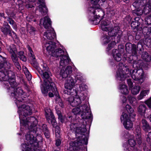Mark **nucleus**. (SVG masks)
Segmentation results:
<instances>
[{
	"label": "nucleus",
	"instance_id": "nucleus-37",
	"mask_svg": "<svg viewBox=\"0 0 151 151\" xmlns=\"http://www.w3.org/2000/svg\"><path fill=\"white\" fill-rule=\"evenodd\" d=\"M136 9L132 11V13L134 15L140 16L142 15L143 13H144L142 8Z\"/></svg>",
	"mask_w": 151,
	"mask_h": 151
},
{
	"label": "nucleus",
	"instance_id": "nucleus-2",
	"mask_svg": "<svg viewBox=\"0 0 151 151\" xmlns=\"http://www.w3.org/2000/svg\"><path fill=\"white\" fill-rule=\"evenodd\" d=\"M27 48L29 52V56L33 60L32 62L33 66L37 70L43 79V84L40 86L42 93L45 94H46L48 91L51 90L56 96V103L58 104L60 107H63L64 106L63 103L59 95L55 85L52 82L50 78L52 74L47 64L43 62H42L41 65L42 67L43 70H42L38 66L37 63L35 60V57L31 48L29 45H27Z\"/></svg>",
	"mask_w": 151,
	"mask_h": 151
},
{
	"label": "nucleus",
	"instance_id": "nucleus-61",
	"mask_svg": "<svg viewBox=\"0 0 151 151\" xmlns=\"http://www.w3.org/2000/svg\"><path fill=\"white\" fill-rule=\"evenodd\" d=\"M12 33H13L14 35V36L13 37H14V38H17V36L16 34L14 33V32L13 31L12 32Z\"/></svg>",
	"mask_w": 151,
	"mask_h": 151
},
{
	"label": "nucleus",
	"instance_id": "nucleus-44",
	"mask_svg": "<svg viewBox=\"0 0 151 151\" xmlns=\"http://www.w3.org/2000/svg\"><path fill=\"white\" fill-rule=\"evenodd\" d=\"M55 109L56 110L58 116V119L61 122H64V120L63 118V117L61 115V111L57 109V107H55Z\"/></svg>",
	"mask_w": 151,
	"mask_h": 151
},
{
	"label": "nucleus",
	"instance_id": "nucleus-55",
	"mask_svg": "<svg viewBox=\"0 0 151 151\" xmlns=\"http://www.w3.org/2000/svg\"><path fill=\"white\" fill-rule=\"evenodd\" d=\"M20 59L22 60V61L24 62H25L26 61L27 59L26 57L24 55L21 56L20 58H19Z\"/></svg>",
	"mask_w": 151,
	"mask_h": 151
},
{
	"label": "nucleus",
	"instance_id": "nucleus-5",
	"mask_svg": "<svg viewBox=\"0 0 151 151\" xmlns=\"http://www.w3.org/2000/svg\"><path fill=\"white\" fill-rule=\"evenodd\" d=\"M79 124L78 127L76 124H71L70 130L75 133L77 139L75 141H71L70 143L69 150L70 151H82L83 145L88 143V133L86 132V124Z\"/></svg>",
	"mask_w": 151,
	"mask_h": 151
},
{
	"label": "nucleus",
	"instance_id": "nucleus-18",
	"mask_svg": "<svg viewBox=\"0 0 151 151\" xmlns=\"http://www.w3.org/2000/svg\"><path fill=\"white\" fill-rule=\"evenodd\" d=\"M47 29H48L44 33L43 38L45 40L52 41V39L56 38L55 33L54 29L51 27Z\"/></svg>",
	"mask_w": 151,
	"mask_h": 151
},
{
	"label": "nucleus",
	"instance_id": "nucleus-57",
	"mask_svg": "<svg viewBox=\"0 0 151 151\" xmlns=\"http://www.w3.org/2000/svg\"><path fill=\"white\" fill-rule=\"evenodd\" d=\"M4 27H6V28H10V26L8 25V23L5 22H4Z\"/></svg>",
	"mask_w": 151,
	"mask_h": 151
},
{
	"label": "nucleus",
	"instance_id": "nucleus-51",
	"mask_svg": "<svg viewBox=\"0 0 151 151\" xmlns=\"http://www.w3.org/2000/svg\"><path fill=\"white\" fill-rule=\"evenodd\" d=\"M127 81L129 88H131L132 86L133 83L130 79H127Z\"/></svg>",
	"mask_w": 151,
	"mask_h": 151
},
{
	"label": "nucleus",
	"instance_id": "nucleus-19",
	"mask_svg": "<svg viewBox=\"0 0 151 151\" xmlns=\"http://www.w3.org/2000/svg\"><path fill=\"white\" fill-rule=\"evenodd\" d=\"M7 47L8 50L11 54V58L13 62L14 63L17 61L18 58L16 55L17 50L15 45L12 44Z\"/></svg>",
	"mask_w": 151,
	"mask_h": 151
},
{
	"label": "nucleus",
	"instance_id": "nucleus-21",
	"mask_svg": "<svg viewBox=\"0 0 151 151\" xmlns=\"http://www.w3.org/2000/svg\"><path fill=\"white\" fill-rule=\"evenodd\" d=\"M46 50L51 55L56 47L55 43L52 41H46L44 45Z\"/></svg>",
	"mask_w": 151,
	"mask_h": 151
},
{
	"label": "nucleus",
	"instance_id": "nucleus-41",
	"mask_svg": "<svg viewBox=\"0 0 151 151\" xmlns=\"http://www.w3.org/2000/svg\"><path fill=\"white\" fill-rule=\"evenodd\" d=\"M42 128L43 131L44 132V134L46 138H48L49 137V132L48 129H47V127L46 125L43 124L42 126Z\"/></svg>",
	"mask_w": 151,
	"mask_h": 151
},
{
	"label": "nucleus",
	"instance_id": "nucleus-56",
	"mask_svg": "<svg viewBox=\"0 0 151 151\" xmlns=\"http://www.w3.org/2000/svg\"><path fill=\"white\" fill-rule=\"evenodd\" d=\"M8 21L9 22V24L12 25L13 24L15 23V22L12 19L9 18V19L8 20Z\"/></svg>",
	"mask_w": 151,
	"mask_h": 151
},
{
	"label": "nucleus",
	"instance_id": "nucleus-64",
	"mask_svg": "<svg viewBox=\"0 0 151 151\" xmlns=\"http://www.w3.org/2000/svg\"><path fill=\"white\" fill-rule=\"evenodd\" d=\"M149 118L150 121L151 122V114L150 115Z\"/></svg>",
	"mask_w": 151,
	"mask_h": 151
},
{
	"label": "nucleus",
	"instance_id": "nucleus-25",
	"mask_svg": "<svg viewBox=\"0 0 151 151\" xmlns=\"http://www.w3.org/2000/svg\"><path fill=\"white\" fill-rule=\"evenodd\" d=\"M147 0L136 1L133 4V6L135 8H143L146 3Z\"/></svg>",
	"mask_w": 151,
	"mask_h": 151
},
{
	"label": "nucleus",
	"instance_id": "nucleus-12",
	"mask_svg": "<svg viewBox=\"0 0 151 151\" xmlns=\"http://www.w3.org/2000/svg\"><path fill=\"white\" fill-rule=\"evenodd\" d=\"M135 116V115H133L132 116H129L126 113H122L120 119L125 128L129 130L133 127V124L132 122L134 121Z\"/></svg>",
	"mask_w": 151,
	"mask_h": 151
},
{
	"label": "nucleus",
	"instance_id": "nucleus-20",
	"mask_svg": "<svg viewBox=\"0 0 151 151\" xmlns=\"http://www.w3.org/2000/svg\"><path fill=\"white\" fill-rule=\"evenodd\" d=\"M40 25L42 26L46 29L51 27V22L50 19L48 17H45L41 19L40 21Z\"/></svg>",
	"mask_w": 151,
	"mask_h": 151
},
{
	"label": "nucleus",
	"instance_id": "nucleus-50",
	"mask_svg": "<svg viewBox=\"0 0 151 151\" xmlns=\"http://www.w3.org/2000/svg\"><path fill=\"white\" fill-rule=\"evenodd\" d=\"M147 140L149 143H151V132L149 133L147 137Z\"/></svg>",
	"mask_w": 151,
	"mask_h": 151
},
{
	"label": "nucleus",
	"instance_id": "nucleus-16",
	"mask_svg": "<svg viewBox=\"0 0 151 151\" xmlns=\"http://www.w3.org/2000/svg\"><path fill=\"white\" fill-rule=\"evenodd\" d=\"M142 19L139 17H136L132 21L131 24V27L133 29L136 30L137 32L141 31L142 27Z\"/></svg>",
	"mask_w": 151,
	"mask_h": 151
},
{
	"label": "nucleus",
	"instance_id": "nucleus-11",
	"mask_svg": "<svg viewBox=\"0 0 151 151\" xmlns=\"http://www.w3.org/2000/svg\"><path fill=\"white\" fill-rule=\"evenodd\" d=\"M76 81V80L71 76H69L66 79L64 83V87L66 89L64 91L65 94L71 95V96L73 95V93L75 92L73 88L75 86Z\"/></svg>",
	"mask_w": 151,
	"mask_h": 151
},
{
	"label": "nucleus",
	"instance_id": "nucleus-33",
	"mask_svg": "<svg viewBox=\"0 0 151 151\" xmlns=\"http://www.w3.org/2000/svg\"><path fill=\"white\" fill-rule=\"evenodd\" d=\"M55 136L56 138V145L57 146H58L60 145L61 144V140L59 139L60 137V131L59 129V127H55Z\"/></svg>",
	"mask_w": 151,
	"mask_h": 151
},
{
	"label": "nucleus",
	"instance_id": "nucleus-17",
	"mask_svg": "<svg viewBox=\"0 0 151 151\" xmlns=\"http://www.w3.org/2000/svg\"><path fill=\"white\" fill-rule=\"evenodd\" d=\"M60 65L61 69L60 72V75L62 78H67L68 77L70 76V75L72 72V67L70 66H68L66 68H65V67L66 65L65 66Z\"/></svg>",
	"mask_w": 151,
	"mask_h": 151
},
{
	"label": "nucleus",
	"instance_id": "nucleus-45",
	"mask_svg": "<svg viewBox=\"0 0 151 151\" xmlns=\"http://www.w3.org/2000/svg\"><path fill=\"white\" fill-rule=\"evenodd\" d=\"M28 32L31 35H33L34 34L35 31V28L30 25H29L27 27Z\"/></svg>",
	"mask_w": 151,
	"mask_h": 151
},
{
	"label": "nucleus",
	"instance_id": "nucleus-60",
	"mask_svg": "<svg viewBox=\"0 0 151 151\" xmlns=\"http://www.w3.org/2000/svg\"><path fill=\"white\" fill-rule=\"evenodd\" d=\"M49 96L50 97H52L53 96L54 94L53 93L50 92L49 93Z\"/></svg>",
	"mask_w": 151,
	"mask_h": 151
},
{
	"label": "nucleus",
	"instance_id": "nucleus-1",
	"mask_svg": "<svg viewBox=\"0 0 151 151\" xmlns=\"http://www.w3.org/2000/svg\"><path fill=\"white\" fill-rule=\"evenodd\" d=\"M26 123V126H20L21 132L19 135L25 134L24 143L21 145L22 151H34L38 147L39 142L42 141V138L41 134L42 129L38 128L37 125V121L35 118H28Z\"/></svg>",
	"mask_w": 151,
	"mask_h": 151
},
{
	"label": "nucleus",
	"instance_id": "nucleus-49",
	"mask_svg": "<svg viewBox=\"0 0 151 151\" xmlns=\"http://www.w3.org/2000/svg\"><path fill=\"white\" fill-rule=\"evenodd\" d=\"M120 99L122 102L123 103H126L127 100L125 96L122 95L120 96Z\"/></svg>",
	"mask_w": 151,
	"mask_h": 151
},
{
	"label": "nucleus",
	"instance_id": "nucleus-23",
	"mask_svg": "<svg viewBox=\"0 0 151 151\" xmlns=\"http://www.w3.org/2000/svg\"><path fill=\"white\" fill-rule=\"evenodd\" d=\"M2 58L1 60L0 59V65L1 67H3L4 68V70L7 71H10V70H7L6 69H10L12 66V65L11 63L8 61V62L6 59L3 58L2 57Z\"/></svg>",
	"mask_w": 151,
	"mask_h": 151
},
{
	"label": "nucleus",
	"instance_id": "nucleus-14",
	"mask_svg": "<svg viewBox=\"0 0 151 151\" xmlns=\"http://www.w3.org/2000/svg\"><path fill=\"white\" fill-rule=\"evenodd\" d=\"M45 116L48 122L51 123L54 127L58 128L57 125L55 116L51 110L49 108H47L45 109Z\"/></svg>",
	"mask_w": 151,
	"mask_h": 151
},
{
	"label": "nucleus",
	"instance_id": "nucleus-15",
	"mask_svg": "<svg viewBox=\"0 0 151 151\" xmlns=\"http://www.w3.org/2000/svg\"><path fill=\"white\" fill-rule=\"evenodd\" d=\"M125 47L127 52L128 53H132V55L130 56V57H129V55H127H127L126 58H128V60L131 59L132 57L136 58L137 52L136 45L134 44H132L130 43H128L126 44ZM125 55L124 54L123 56Z\"/></svg>",
	"mask_w": 151,
	"mask_h": 151
},
{
	"label": "nucleus",
	"instance_id": "nucleus-9",
	"mask_svg": "<svg viewBox=\"0 0 151 151\" xmlns=\"http://www.w3.org/2000/svg\"><path fill=\"white\" fill-rule=\"evenodd\" d=\"M51 55L55 57H60V65L65 66L67 65L70 61L67 52L65 49L59 48L52 52Z\"/></svg>",
	"mask_w": 151,
	"mask_h": 151
},
{
	"label": "nucleus",
	"instance_id": "nucleus-10",
	"mask_svg": "<svg viewBox=\"0 0 151 151\" xmlns=\"http://www.w3.org/2000/svg\"><path fill=\"white\" fill-rule=\"evenodd\" d=\"M122 136L124 138H127L128 139V143L129 145L125 143L123 145V147L125 151L138 150L135 147L136 142L134 136L130 134L127 131L124 132L122 134Z\"/></svg>",
	"mask_w": 151,
	"mask_h": 151
},
{
	"label": "nucleus",
	"instance_id": "nucleus-40",
	"mask_svg": "<svg viewBox=\"0 0 151 151\" xmlns=\"http://www.w3.org/2000/svg\"><path fill=\"white\" fill-rule=\"evenodd\" d=\"M127 99L129 103L132 105H133L134 102H135L136 100V98L131 94L128 96Z\"/></svg>",
	"mask_w": 151,
	"mask_h": 151
},
{
	"label": "nucleus",
	"instance_id": "nucleus-3",
	"mask_svg": "<svg viewBox=\"0 0 151 151\" xmlns=\"http://www.w3.org/2000/svg\"><path fill=\"white\" fill-rule=\"evenodd\" d=\"M126 56H127L126 55H124L122 57L123 60L124 61L127 60L129 63H133V67L135 69L130 71L128 67L124 66L122 63H119L117 66L118 69L116 76L117 79L122 82L126 78L131 76L133 80L138 81L139 84H141L144 81L143 70L142 69H140L141 68V63L142 61L139 60L132 61L133 59L134 58H136L137 57H132L131 59L128 60Z\"/></svg>",
	"mask_w": 151,
	"mask_h": 151
},
{
	"label": "nucleus",
	"instance_id": "nucleus-6",
	"mask_svg": "<svg viewBox=\"0 0 151 151\" xmlns=\"http://www.w3.org/2000/svg\"><path fill=\"white\" fill-rule=\"evenodd\" d=\"M88 86L84 83L79 85V88L77 90H75L73 95L75 96H70L68 99L67 101L72 106L78 105L81 103L87 95Z\"/></svg>",
	"mask_w": 151,
	"mask_h": 151
},
{
	"label": "nucleus",
	"instance_id": "nucleus-27",
	"mask_svg": "<svg viewBox=\"0 0 151 151\" xmlns=\"http://www.w3.org/2000/svg\"><path fill=\"white\" fill-rule=\"evenodd\" d=\"M147 109V108L145 105L141 104L139 106L137 111L140 115L142 116H145Z\"/></svg>",
	"mask_w": 151,
	"mask_h": 151
},
{
	"label": "nucleus",
	"instance_id": "nucleus-62",
	"mask_svg": "<svg viewBox=\"0 0 151 151\" xmlns=\"http://www.w3.org/2000/svg\"><path fill=\"white\" fill-rule=\"evenodd\" d=\"M29 17H27V20H29V22H31V21H32V19H31V20H28V19H29Z\"/></svg>",
	"mask_w": 151,
	"mask_h": 151
},
{
	"label": "nucleus",
	"instance_id": "nucleus-31",
	"mask_svg": "<svg viewBox=\"0 0 151 151\" xmlns=\"http://www.w3.org/2000/svg\"><path fill=\"white\" fill-rule=\"evenodd\" d=\"M144 6H145L143 8V12L145 14L147 15L151 11V2H147Z\"/></svg>",
	"mask_w": 151,
	"mask_h": 151
},
{
	"label": "nucleus",
	"instance_id": "nucleus-13",
	"mask_svg": "<svg viewBox=\"0 0 151 151\" xmlns=\"http://www.w3.org/2000/svg\"><path fill=\"white\" fill-rule=\"evenodd\" d=\"M36 1L34 2H30L27 0V1L28 2V3L27 2H26V4H29V6L30 5H32L33 6L32 7L29 8H32L34 7V5H35V4L34 3ZM38 2L40 4L38 6L37 8V10H38L41 14L43 15H45L47 12L48 10L47 9L45 4V0H38Z\"/></svg>",
	"mask_w": 151,
	"mask_h": 151
},
{
	"label": "nucleus",
	"instance_id": "nucleus-28",
	"mask_svg": "<svg viewBox=\"0 0 151 151\" xmlns=\"http://www.w3.org/2000/svg\"><path fill=\"white\" fill-rule=\"evenodd\" d=\"M149 27H147L145 26H143V25L142 24V30L141 31H139L138 32L136 33V35L135 37V39L137 40H139L142 34H143L144 35H148L149 34H145H145L144 32V29H146L145 31H147V29Z\"/></svg>",
	"mask_w": 151,
	"mask_h": 151
},
{
	"label": "nucleus",
	"instance_id": "nucleus-36",
	"mask_svg": "<svg viewBox=\"0 0 151 151\" xmlns=\"http://www.w3.org/2000/svg\"><path fill=\"white\" fill-rule=\"evenodd\" d=\"M125 109L128 113L129 116H132L133 115H135L134 113V110L133 108L129 105L127 104L125 108Z\"/></svg>",
	"mask_w": 151,
	"mask_h": 151
},
{
	"label": "nucleus",
	"instance_id": "nucleus-52",
	"mask_svg": "<svg viewBox=\"0 0 151 151\" xmlns=\"http://www.w3.org/2000/svg\"><path fill=\"white\" fill-rule=\"evenodd\" d=\"M105 0H99L98 2V1L97 6H98V9H100L99 8L100 6L102 5V3L101 4V3H103L105 2Z\"/></svg>",
	"mask_w": 151,
	"mask_h": 151
},
{
	"label": "nucleus",
	"instance_id": "nucleus-58",
	"mask_svg": "<svg viewBox=\"0 0 151 151\" xmlns=\"http://www.w3.org/2000/svg\"><path fill=\"white\" fill-rule=\"evenodd\" d=\"M12 26L13 27L15 30H16L17 29V26L15 23H14L13 24H12Z\"/></svg>",
	"mask_w": 151,
	"mask_h": 151
},
{
	"label": "nucleus",
	"instance_id": "nucleus-53",
	"mask_svg": "<svg viewBox=\"0 0 151 151\" xmlns=\"http://www.w3.org/2000/svg\"><path fill=\"white\" fill-rule=\"evenodd\" d=\"M145 29H144V32L145 34H149L151 33V27H149L148 29H147V31H145Z\"/></svg>",
	"mask_w": 151,
	"mask_h": 151
},
{
	"label": "nucleus",
	"instance_id": "nucleus-32",
	"mask_svg": "<svg viewBox=\"0 0 151 151\" xmlns=\"http://www.w3.org/2000/svg\"><path fill=\"white\" fill-rule=\"evenodd\" d=\"M135 135L138 144H140L142 143V140L141 138V133L140 132V129L139 127H138L137 129H136Z\"/></svg>",
	"mask_w": 151,
	"mask_h": 151
},
{
	"label": "nucleus",
	"instance_id": "nucleus-63",
	"mask_svg": "<svg viewBox=\"0 0 151 151\" xmlns=\"http://www.w3.org/2000/svg\"><path fill=\"white\" fill-rule=\"evenodd\" d=\"M0 16L1 17H3L4 16V14L3 13H0Z\"/></svg>",
	"mask_w": 151,
	"mask_h": 151
},
{
	"label": "nucleus",
	"instance_id": "nucleus-38",
	"mask_svg": "<svg viewBox=\"0 0 151 151\" xmlns=\"http://www.w3.org/2000/svg\"><path fill=\"white\" fill-rule=\"evenodd\" d=\"M23 70L28 80L29 81L31 80L32 78V76L30 74L27 68L25 66H23Z\"/></svg>",
	"mask_w": 151,
	"mask_h": 151
},
{
	"label": "nucleus",
	"instance_id": "nucleus-24",
	"mask_svg": "<svg viewBox=\"0 0 151 151\" xmlns=\"http://www.w3.org/2000/svg\"><path fill=\"white\" fill-rule=\"evenodd\" d=\"M120 83L118 87L119 92L124 95H126L128 94L129 91L127 86L123 83H121L120 82Z\"/></svg>",
	"mask_w": 151,
	"mask_h": 151
},
{
	"label": "nucleus",
	"instance_id": "nucleus-22",
	"mask_svg": "<svg viewBox=\"0 0 151 151\" xmlns=\"http://www.w3.org/2000/svg\"><path fill=\"white\" fill-rule=\"evenodd\" d=\"M29 1L34 2L35 0H28ZM27 0H17V1L18 3V6H19V10H22L24 9V6H25L26 8H29L32 7L33 6L32 5H30L29 6V4H26V2L28 3V2L27 1Z\"/></svg>",
	"mask_w": 151,
	"mask_h": 151
},
{
	"label": "nucleus",
	"instance_id": "nucleus-35",
	"mask_svg": "<svg viewBox=\"0 0 151 151\" xmlns=\"http://www.w3.org/2000/svg\"><path fill=\"white\" fill-rule=\"evenodd\" d=\"M142 58L144 60L147 62H150L151 60V56L149 55L147 52H142Z\"/></svg>",
	"mask_w": 151,
	"mask_h": 151
},
{
	"label": "nucleus",
	"instance_id": "nucleus-4",
	"mask_svg": "<svg viewBox=\"0 0 151 151\" xmlns=\"http://www.w3.org/2000/svg\"><path fill=\"white\" fill-rule=\"evenodd\" d=\"M101 27L104 31H108V35L104 33L103 35L101 38L102 44L105 45L109 42H111L108 45L106 48V51L108 54H110L111 52V49L114 47L116 45V42L114 40V39L112 37H116L117 42H118L120 38L122 32L120 30L118 27H116L112 29V26L111 22L108 20H103L101 22Z\"/></svg>",
	"mask_w": 151,
	"mask_h": 151
},
{
	"label": "nucleus",
	"instance_id": "nucleus-8",
	"mask_svg": "<svg viewBox=\"0 0 151 151\" xmlns=\"http://www.w3.org/2000/svg\"><path fill=\"white\" fill-rule=\"evenodd\" d=\"M72 112L75 115L81 114L82 118L83 119H89L91 120L92 115L89 105L87 103L78 107L73 109Z\"/></svg>",
	"mask_w": 151,
	"mask_h": 151
},
{
	"label": "nucleus",
	"instance_id": "nucleus-30",
	"mask_svg": "<svg viewBox=\"0 0 151 151\" xmlns=\"http://www.w3.org/2000/svg\"><path fill=\"white\" fill-rule=\"evenodd\" d=\"M150 91L149 89L143 90L141 91L137 96V99L138 100H141L143 99L147 95Z\"/></svg>",
	"mask_w": 151,
	"mask_h": 151
},
{
	"label": "nucleus",
	"instance_id": "nucleus-29",
	"mask_svg": "<svg viewBox=\"0 0 151 151\" xmlns=\"http://www.w3.org/2000/svg\"><path fill=\"white\" fill-rule=\"evenodd\" d=\"M143 130L145 132H148L151 129L147 121L144 119H142L141 125Z\"/></svg>",
	"mask_w": 151,
	"mask_h": 151
},
{
	"label": "nucleus",
	"instance_id": "nucleus-7",
	"mask_svg": "<svg viewBox=\"0 0 151 151\" xmlns=\"http://www.w3.org/2000/svg\"><path fill=\"white\" fill-rule=\"evenodd\" d=\"M93 4V7L88 9V18L89 22L91 24H97L103 18V12L101 9H98V0H90Z\"/></svg>",
	"mask_w": 151,
	"mask_h": 151
},
{
	"label": "nucleus",
	"instance_id": "nucleus-46",
	"mask_svg": "<svg viewBox=\"0 0 151 151\" xmlns=\"http://www.w3.org/2000/svg\"><path fill=\"white\" fill-rule=\"evenodd\" d=\"M146 41H144L143 43L148 47H151V38L150 39H146Z\"/></svg>",
	"mask_w": 151,
	"mask_h": 151
},
{
	"label": "nucleus",
	"instance_id": "nucleus-34",
	"mask_svg": "<svg viewBox=\"0 0 151 151\" xmlns=\"http://www.w3.org/2000/svg\"><path fill=\"white\" fill-rule=\"evenodd\" d=\"M131 92L132 94L134 95H136L138 94L140 90V87L139 86H135L131 88Z\"/></svg>",
	"mask_w": 151,
	"mask_h": 151
},
{
	"label": "nucleus",
	"instance_id": "nucleus-54",
	"mask_svg": "<svg viewBox=\"0 0 151 151\" xmlns=\"http://www.w3.org/2000/svg\"><path fill=\"white\" fill-rule=\"evenodd\" d=\"M14 63L15 66H16L17 68L18 69V70H20L21 67L19 65V63L17 61L14 62Z\"/></svg>",
	"mask_w": 151,
	"mask_h": 151
},
{
	"label": "nucleus",
	"instance_id": "nucleus-47",
	"mask_svg": "<svg viewBox=\"0 0 151 151\" xmlns=\"http://www.w3.org/2000/svg\"><path fill=\"white\" fill-rule=\"evenodd\" d=\"M144 102L149 108L151 109V96L148 99L145 101Z\"/></svg>",
	"mask_w": 151,
	"mask_h": 151
},
{
	"label": "nucleus",
	"instance_id": "nucleus-39",
	"mask_svg": "<svg viewBox=\"0 0 151 151\" xmlns=\"http://www.w3.org/2000/svg\"><path fill=\"white\" fill-rule=\"evenodd\" d=\"M1 32L4 34L6 35L8 34L9 35L11 36L12 33L10 28L2 27L1 28Z\"/></svg>",
	"mask_w": 151,
	"mask_h": 151
},
{
	"label": "nucleus",
	"instance_id": "nucleus-43",
	"mask_svg": "<svg viewBox=\"0 0 151 151\" xmlns=\"http://www.w3.org/2000/svg\"><path fill=\"white\" fill-rule=\"evenodd\" d=\"M144 42V40H140L139 42L138 43L137 45V50H139L140 51H142L143 49V46L144 43H143Z\"/></svg>",
	"mask_w": 151,
	"mask_h": 151
},
{
	"label": "nucleus",
	"instance_id": "nucleus-42",
	"mask_svg": "<svg viewBox=\"0 0 151 151\" xmlns=\"http://www.w3.org/2000/svg\"><path fill=\"white\" fill-rule=\"evenodd\" d=\"M75 80H79L80 81H82L83 80V76L80 72L78 71L75 77Z\"/></svg>",
	"mask_w": 151,
	"mask_h": 151
},
{
	"label": "nucleus",
	"instance_id": "nucleus-59",
	"mask_svg": "<svg viewBox=\"0 0 151 151\" xmlns=\"http://www.w3.org/2000/svg\"><path fill=\"white\" fill-rule=\"evenodd\" d=\"M19 57L20 58L21 56L24 55V52L20 51L19 53Z\"/></svg>",
	"mask_w": 151,
	"mask_h": 151
},
{
	"label": "nucleus",
	"instance_id": "nucleus-48",
	"mask_svg": "<svg viewBox=\"0 0 151 151\" xmlns=\"http://www.w3.org/2000/svg\"><path fill=\"white\" fill-rule=\"evenodd\" d=\"M145 24H151V15L147 17L145 19Z\"/></svg>",
	"mask_w": 151,
	"mask_h": 151
},
{
	"label": "nucleus",
	"instance_id": "nucleus-26",
	"mask_svg": "<svg viewBox=\"0 0 151 151\" xmlns=\"http://www.w3.org/2000/svg\"><path fill=\"white\" fill-rule=\"evenodd\" d=\"M112 55L114 60L116 61H120L122 59V55L118 50L115 49L113 50Z\"/></svg>",
	"mask_w": 151,
	"mask_h": 151
}]
</instances>
